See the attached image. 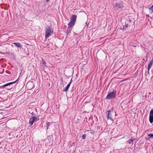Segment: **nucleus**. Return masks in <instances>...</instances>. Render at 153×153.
<instances>
[{"label": "nucleus", "instance_id": "nucleus-1", "mask_svg": "<svg viewBox=\"0 0 153 153\" xmlns=\"http://www.w3.org/2000/svg\"><path fill=\"white\" fill-rule=\"evenodd\" d=\"M53 32V29L50 26H47L46 27L45 38L47 39Z\"/></svg>", "mask_w": 153, "mask_h": 153}, {"label": "nucleus", "instance_id": "nucleus-2", "mask_svg": "<svg viewBox=\"0 0 153 153\" xmlns=\"http://www.w3.org/2000/svg\"><path fill=\"white\" fill-rule=\"evenodd\" d=\"M123 3L122 1L116 2L113 5V7L116 10L122 9L124 7Z\"/></svg>", "mask_w": 153, "mask_h": 153}, {"label": "nucleus", "instance_id": "nucleus-3", "mask_svg": "<svg viewBox=\"0 0 153 153\" xmlns=\"http://www.w3.org/2000/svg\"><path fill=\"white\" fill-rule=\"evenodd\" d=\"M116 91H114L111 92L109 93L107 95L106 99H110L111 98H115L116 96Z\"/></svg>", "mask_w": 153, "mask_h": 153}, {"label": "nucleus", "instance_id": "nucleus-4", "mask_svg": "<svg viewBox=\"0 0 153 153\" xmlns=\"http://www.w3.org/2000/svg\"><path fill=\"white\" fill-rule=\"evenodd\" d=\"M75 22L70 20L68 24V29L67 31V34L70 32L72 29L71 28L72 27L73 25L74 24Z\"/></svg>", "mask_w": 153, "mask_h": 153}, {"label": "nucleus", "instance_id": "nucleus-5", "mask_svg": "<svg viewBox=\"0 0 153 153\" xmlns=\"http://www.w3.org/2000/svg\"><path fill=\"white\" fill-rule=\"evenodd\" d=\"M39 118L36 117H33L30 118L29 120V123L30 126H32L35 121H37L39 120Z\"/></svg>", "mask_w": 153, "mask_h": 153}, {"label": "nucleus", "instance_id": "nucleus-6", "mask_svg": "<svg viewBox=\"0 0 153 153\" xmlns=\"http://www.w3.org/2000/svg\"><path fill=\"white\" fill-rule=\"evenodd\" d=\"M153 64V59H152L149 62V63L148 65V68H147V73L148 74H149V70L150 69L151 67L152 66Z\"/></svg>", "mask_w": 153, "mask_h": 153}, {"label": "nucleus", "instance_id": "nucleus-7", "mask_svg": "<svg viewBox=\"0 0 153 153\" xmlns=\"http://www.w3.org/2000/svg\"><path fill=\"white\" fill-rule=\"evenodd\" d=\"M17 80V79L15 81L13 82H10L7 84H6L2 86H0L1 88H4L7 87L8 85H12V84L15 83Z\"/></svg>", "mask_w": 153, "mask_h": 153}, {"label": "nucleus", "instance_id": "nucleus-8", "mask_svg": "<svg viewBox=\"0 0 153 153\" xmlns=\"http://www.w3.org/2000/svg\"><path fill=\"white\" fill-rule=\"evenodd\" d=\"M112 111V109H109L108 111L106 112L107 117L108 119H111V111Z\"/></svg>", "mask_w": 153, "mask_h": 153}, {"label": "nucleus", "instance_id": "nucleus-9", "mask_svg": "<svg viewBox=\"0 0 153 153\" xmlns=\"http://www.w3.org/2000/svg\"><path fill=\"white\" fill-rule=\"evenodd\" d=\"M71 80H72V79L71 80L70 82L67 85L66 87L63 89V91L66 92L68 90V88H69L70 86V84L71 82Z\"/></svg>", "mask_w": 153, "mask_h": 153}, {"label": "nucleus", "instance_id": "nucleus-10", "mask_svg": "<svg viewBox=\"0 0 153 153\" xmlns=\"http://www.w3.org/2000/svg\"><path fill=\"white\" fill-rule=\"evenodd\" d=\"M13 44L14 45L16 46L17 47L19 48H22V45L19 43L18 42H14L13 43Z\"/></svg>", "mask_w": 153, "mask_h": 153}, {"label": "nucleus", "instance_id": "nucleus-11", "mask_svg": "<svg viewBox=\"0 0 153 153\" xmlns=\"http://www.w3.org/2000/svg\"><path fill=\"white\" fill-rule=\"evenodd\" d=\"M76 18V16L75 15H72L71 16V20L75 22Z\"/></svg>", "mask_w": 153, "mask_h": 153}, {"label": "nucleus", "instance_id": "nucleus-12", "mask_svg": "<svg viewBox=\"0 0 153 153\" xmlns=\"http://www.w3.org/2000/svg\"><path fill=\"white\" fill-rule=\"evenodd\" d=\"M149 121L151 123H153V116H149Z\"/></svg>", "mask_w": 153, "mask_h": 153}, {"label": "nucleus", "instance_id": "nucleus-13", "mask_svg": "<svg viewBox=\"0 0 153 153\" xmlns=\"http://www.w3.org/2000/svg\"><path fill=\"white\" fill-rule=\"evenodd\" d=\"M130 22L129 21L127 20L125 22V25H124V27H127L128 26H130V25H128V23Z\"/></svg>", "mask_w": 153, "mask_h": 153}, {"label": "nucleus", "instance_id": "nucleus-14", "mask_svg": "<svg viewBox=\"0 0 153 153\" xmlns=\"http://www.w3.org/2000/svg\"><path fill=\"white\" fill-rule=\"evenodd\" d=\"M148 137H149V138H152L153 139V134H152V133L149 134H148Z\"/></svg>", "mask_w": 153, "mask_h": 153}, {"label": "nucleus", "instance_id": "nucleus-15", "mask_svg": "<svg viewBox=\"0 0 153 153\" xmlns=\"http://www.w3.org/2000/svg\"><path fill=\"white\" fill-rule=\"evenodd\" d=\"M149 116H153V108L150 112Z\"/></svg>", "mask_w": 153, "mask_h": 153}, {"label": "nucleus", "instance_id": "nucleus-16", "mask_svg": "<svg viewBox=\"0 0 153 153\" xmlns=\"http://www.w3.org/2000/svg\"><path fill=\"white\" fill-rule=\"evenodd\" d=\"M149 9L151 11V12H150V13H153V5L151 6V7H150Z\"/></svg>", "mask_w": 153, "mask_h": 153}, {"label": "nucleus", "instance_id": "nucleus-17", "mask_svg": "<svg viewBox=\"0 0 153 153\" xmlns=\"http://www.w3.org/2000/svg\"><path fill=\"white\" fill-rule=\"evenodd\" d=\"M12 88V87H11L10 85H8V86L7 87L6 89H7L10 90Z\"/></svg>", "mask_w": 153, "mask_h": 153}, {"label": "nucleus", "instance_id": "nucleus-18", "mask_svg": "<svg viewBox=\"0 0 153 153\" xmlns=\"http://www.w3.org/2000/svg\"><path fill=\"white\" fill-rule=\"evenodd\" d=\"M86 134H83L82 136V139H84L85 137H86Z\"/></svg>", "mask_w": 153, "mask_h": 153}, {"label": "nucleus", "instance_id": "nucleus-19", "mask_svg": "<svg viewBox=\"0 0 153 153\" xmlns=\"http://www.w3.org/2000/svg\"><path fill=\"white\" fill-rule=\"evenodd\" d=\"M133 140L132 139H130L128 141V143L129 144H130L133 141Z\"/></svg>", "mask_w": 153, "mask_h": 153}, {"label": "nucleus", "instance_id": "nucleus-20", "mask_svg": "<svg viewBox=\"0 0 153 153\" xmlns=\"http://www.w3.org/2000/svg\"><path fill=\"white\" fill-rule=\"evenodd\" d=\"M46 125L47 127V128H48V127L49 126V123L48 122L46 123Z\"/></svg>", "mask_w": 153, "mask_h": 153}, {"label": "nucleus", "instance_id": "nucleus-21", "mask_svg": "<svg viewBox=\"0 0 153 153\" xmlns=\"http://www.w3.org/2000/svg\"><path fill=\"white\" fill-rule=\"evenodd\" d=\"M121 29L123 30V31H125L126 30V29L125 28V27L124 26H123V28L122 29Z\"/></svg>", "mask_w": 153, "mask_h": 153}, {"label": "nucleus", "instance_id": "nucleus-22", "mask_svg": "<svg viewBox=\"0 0 153 153\" xmlns=\"http://www.w3.org/2000/svg\"><path fill=\"white\" fill-rule=\"evenodd\" d=\"M42 61H42V65H45V62L44 61H43V60H42Z\"/></svg>", "mask_w": 153, "mask_h": 153}, {"label": "nucleus", "instance_id": "nucleus-23", "mask_svg": "<svg viewBox=\"0 0 153 153\" xmlns=\"http://www.w3.org/2000/svg\"><path fill=\"white\" fill-rule=\"evenodd\" d=\"M50 0H45L47 2H48Z\"/></svg>", "mask_w": 153, "mask_h": 153}, {"label": "nucleus", "instance_id": "nucleus-24", "mask_svg": "<svg viewBox=\"0 0 153 153\" xmlns=\"http://www.w3.org/2000/svg\"><path fill=\"white\" fill-rule=\"evenodd\" d=\"M33 112H32L31 114L33 115Z\"/></svg>", "mask_w": 153, "mask_h": 153}]
</instances>
